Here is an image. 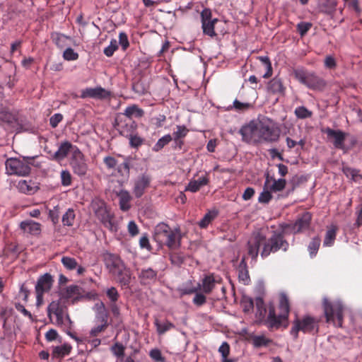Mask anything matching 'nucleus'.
Returning <instances> with one entry per match:
<instances>
[{"mask_svg":"<svg viewBox=\"0 0 362 362\" xmlns=\"http://www.w3.org/2000/svg\"><path fill=\"white\" fill-rule=\"evenodd\" d=\"M109 95L108 92H107L102 87L97 88H87L82 90L81 97L82 98H98L103 99L105 98Z\"/></svg>","mask_w":362,"mask_h":362,"instance_id":"obj_25","label":"nucleus"},{"mask_svg":"<svg viewBox=\"0 0 362 362\" xmlns=\"http://www.w3.org/2000/svg\"><path fill=\"white\" fill-rule=\"evenodd\" d=\"M61 300H71L72 303H75L83 298L82 288L77 285H70L60 292Z\"/></svg>","mask_w":362,"mask_h":362,"instance_id":"obj_15","label":"nucleus"},{"mask_svg":"<svg viewBox=\"0 0 362 362\" xmlns=\"http://www.w3.org/2000/svg\"><path fill=\"white\" fill-rule=\"evenodd\" d=\"M103 163L106 168L109 170L114 169L117 165V160L115 158L108 156L103 158Z\"/></svg>","mask_w":362,"mask_h":362,"instance_id":"obj_63","label":"nucleus"},{"mask_svg":"<svg viewBox=\"0 0 362 362\" xmlns=\"http://www.w3.org/2000/svg\"><path fill=\"white\" fill-rule=\"evenodd\" d=\"M321 244V239L319 236L314 237L310 242L308 246V250L309 252L311 258L315 257Z\"/></svg>","mask_w":362,"mask_h":362,"instance_id":"obj_38","label":"nucleus"},{"mask_svg":"<svg viewBox=\"0 0 362 362\" xmlns=\"http://www.w3.org/2000/svg\"><path fill=\"white\" fill-rule=\"evenodd\" d=\"M132 89L139 95H144L148 92V87L143 81H138L133 83Z\"/></svg>","mask_w":362,"mask_h":362,"instance_id":"obj_50","label":"nucleus"},{"mask_svg":"<svg viewBox=\"0 0 362 362\" xmlns=\"http://www.w3.org/2000/svg\"><path fill=\"white\" fill-rule=\"evenodd\" d=\"M218 22L217 18H214L211 21L203 22L202 23V28L203 30V33L206 35H208L211 37H214L216 36V33L215 32V24Z\"/></svg>","mask_w":362,"mask_h":362,"instance_id":"obj_35","label":"nucleus"},{"mask_svg":"<svg viewBox=\"0 0 362 362\" xmlns=\"http://www.w3.org/2000/svg\"><path fill=\"white\" fill-rule=\"evenodd\" d=\"M286 185V181L285 179H275L273 177H270L269 173L266 175L264 187H267L272 192H281L284 189Z\"/></svg>","mask_w":362,"mask_h":362,"instance_id":"obj_21","label":"nucleus"},{"mask_svg":"<svg viewBox=\"0 0 362 362\" xmlns=\"http://www.w3.org/2000/svg\"><path fill=\"white\" fill-rule=\"evenodd\" d=\"M126 117L132 118V116H136L137 117H142L144 114L143 110L138 107L137 105H133L131 106H128L125 110L124 112L122 113Z\"/></svg>","mask_w":362,"mask_h":362,"instance_id":"obj_45","label":"nucleus"},{"mask_svg":"<svg viewBox=\"0 0 362 362\" xmlns=\"http://www.w3.org/2000/svg\"><path fill=\"white\" fill-rule=\"evenodd\" d=\"M170 259L173 264L180 265L185 261V257L182 254L172 252L170 253Z\"/></svg>","mask_w":362,"mask_h":362,"instance_id":"obj_56","label":"nucleus"},{"mask_svg":"<svg viewBox=\"0 0 362 362\" xmlns=\"http://www.w3.org/2000/svg\"><path fill=\"white\" fill-rule=\"evenodd\" d=\"M72 346L69 344H64L61 346L53 347L52 356L54 358H62L71 353Z\"/></svg>","mask_w":362,"mask_h":362,"instance_id":"obj_33","label":"nucleus"},{"mask_svg":"<svg viewBox=\"0 0 362 362\" xmlns=\"http://www.w3.org/2000/svg\"><path fill=\"white\" fill-rule=\"evenodd\" d=\"M75 149L79 148L69 141H64L61 143L58 150L52 155V159L57 161H61L64 160L70 152L71 153V155H74Z\"/></svg>","mask_w":362,"mask_h":362,"instance_id":"obj_18","label":"nucleus"},{"mask_svg":"<svg viewBox=\"0 0 362 362\" xmlns=\"http://www.w3.org/2000/svg\"><path fill=\"white\" fill-rule=\"evenodd\" d=\"M293 74L296 79L312 90H322L327 85L323 78L314 73H308L302 69H295Z\"/></svg>","mask_w":362,"mask_h":362,"instance_id":"obj_8","label":"nucleus"},{"mask_svg":"<svg viewBox=\"0 0 362 362\" xmlns=\"http://www.w3.org/2000/svg\"><path fill=\"white\" fill-rule=\"evenodd\" d=\"M41 224L33 220H25L19 225L20 229L24 233L32 235H38L41 233Z\"/></svg>","mask_w":362,"mask_h":362,"instance_id":"obj_24","label":"nucleus"},{"mask_svg":"<svg viewBox=\"0 0 362 362\" xmlns=\"http://www.w3.org/2000/svg\"><path fill=\"white\" fill-rule=\"evenodd\" d=\"M328 138L334 139L333 144L335 148L339 149H343L344 148V141L347 134L342 132L341 130H334L329 127H327L323 130Z\"/></svg>","mask_w":362,"mask_h":362,"instance_id":"obj_19","label":"nucleus"},{"mask_svg":"<svg viewBox=\"0 0 362 362\" xmlns=\"http://www.w3.org/2000/svg\"><path fill=\"white\" fill-rule=\"evenodd\" d=\"M114 127L121 135L129 137L133 134L136 125L132 118L127 117L122 112H119L116 115Z\"/></svg>","mask_w":362,"mask_h":362,"instance_id":"obj_11","label":"nucleus"},{"mask_svg":"<svg viewBox=\"0 0 362 362\" xmlns=\"http://www.w3.org/2000/svg\"><path fill=\"white\" fill-rule=\"evenodd\" d=\"M92 211L98 218L101 221L107 216L110 215L107 209L106 204L104 201L100 199H95L92 201L90 204Z\"/></svg>","mask_w":362,"mask_h":362,"instance_id":"obj_23","label":"nucleus"},{"mask_svg":"<svg viewBox=\"0 0 362 362\" xmlns=\"http://www.w3.org/2000/svg\"><path fill=\"white\" fill-rule=\"evenodd\" d=\"M54 282V277L49 273L40 276L35 286V293H48L52 288Z\"/></svg>","mask_w":362,"mask_h":362,"instance_id":"obj_17","label":"nucleus"},{"mask_svg":"<svg viewBox=\"0 0 362 362\" xmlns=\"http://www.w3.org/2000/svg\"><path fill=\"white\" fill-rule=\"evenodd\" d=\"M182 234L180 228L172 229L168 224L158 223L154 228L153 240L161 247L177 250L181 246Z\"/></svg>","mask_w":362,"mask_h":362,"instance_id":"obj_3","label":"nucleus"},{"mask_svg":"<svg viewBox=\"0 0 362 362\" xmlns=\"http://www.w3.org/2000/svg\"><path fill=\"white\" fill-rule=\"evenodd\" d=\"M70 165L74 173L79 177H83L88 171V165L85 156L80 149H75V153L71 155Z\"/></svg>","mask_w":362,"mask_h":362,"instance_id":"obj_12","label":"nucleus"},{"mask_svg":"<svg viewBox=\"0 0 362 362\" xmlns=\"http://www.w3.org/2000/svg\"><path fill=\"white\" fill-rule=\"evenodd\" d=\"M34 158H8L6 161V170L8 175L18 176L28 175L30 172V165L33 164Z\"/></svg>","mask_w":362,"mask_h":362,"instance_id":"obj_9","label":"nucleus"},{"mask_svg":"<svg viewBox=\"0 0 362 362\" xmlns=\"http://www.w3.org/2000/svg\"><path fill=\"white\" fill-rule=\"evenodd\" d=\"M172 140L173 136L170 134H166L158 140V141L153 146L152 150L154 152H158L164 146L168 145Z\"/></svg>","mask_w":362,"mask_h":362,"instance_id":"obj_43","label":"nucleus"},{"mask_svg":"<svg viewBox=\"0 0 362 362\" xmlns=\"http://www.w3.org/2000/svg\"><path fill=\"white\" fill-rule=\"evenodd\" d=\"M61 262L64 267L69 270H74L76 269L78 266L77 261L71 257L64 256L62 257Z\"/></svg>","mask_w":362,"mask_h":362,"instance_id":"obj_48","label":"nucleus"},{"mask_svg":"<svg viewBox=\"0 0 362 362\" xmlns=\"http://www.w3.org/2000/svg\"><path fill=\"white\" fill-rule=\"evenodd\" d=\"M237 271L238 273L239 281L244 285L250 284L251 280L249 274L245 257H243L240 260L238 266Z\"/></svg>","mask_w":362,"mask_h":362,"instance_id":"obj_26","label":"nucleus"},{"mask_svg":"<svg viewBox=\"0 0 362 362\" xmlns=\"http://www.w3.org/2000/svg\"><path fill=\"white\" fill-rule=\"evenodd\" d=\"M154 325L156 327L158 334L160 335L165 334L166 332L175 327V325L169 321L160 323L157 319L155 320Z\"/></svg>","mask_w":362,"mask_h":362,"instance_id":"obj_40","label":"nucleus"},{"mask_svg":"<svg viewBox=\"0 0 362 362\" xmlns=\"http://www.w3.org/2000/svg\"><path fill=\"white\" fill-rule=\"evenodd\" d=\"M320 320L310 315L298 318L297 316L293 322V326L290 330L291 335L294 339L298 338L299 332L308 334H317L319 332Z\"/></svg>","mask_w":362,"mask_h":362,"instance_id":"obj_6","label":"nucleus"},{"mask_svg":"<svg viewBox=\"0 0 362 362\" xmlns=\"http://www.w3.org/2000/svg\"><path fill=\"white\" fill-rule=\"evenodd\" d=\"M272 197V192L267 187H264L263 192L260 193L258 197V202L261 204H268Z\"/></svg>","mask_w":362,"mask_h":362,"instance_id":"obj_51","label":"nucleus"},{"mask_svg":"<svg viewBox=\"0 0 362 362\" xmlns=\"http://www.w3.org/2000/svg\"><path fill=\"white\" fill-rule=\"evenodd\" d=\"M294 112L298 119H306L313 115V112L304 106L296 107Z\"/></svg>","mask_w":362,"mask_h":362,"instance_id":"obj_49","label":"nucleus"},{"mask_svg":"<svg viewBox=\"0 0 362 362\" xmlns=\"http://www.w3.org/2000/svg\"><path fill=\"white\" fill-rule=\"evenodd\" d=\"M239 133L243 141L257 145L276 142L279 139L281 129L273 120L264 119L258 122H250L240 128Z\"/></svg>","mask_w":362,"mask_h":362,"instance_id":"obj_2","label":"nucleus"},{"mask_svg":"<svg viewBox=\"0 0 362 362\" xmlns=\"http://www.w3.org/2000/svg\"><path fill=\"white\" fill-rule=\"evenodd\" d=\"M103 259L105 267L110 274L124 264L119 255L110 252L105 253Z\"/></svg>","mask_w":362,"mask_h":362,"instance_id":"obj_22","label":"nucleus"},{"mask_svg":"<svg viewBox=\"0 0 362 362\" xmlns=\"http://www.w3.org/2000/svg\"><path fill=\"white\" fill-rule=\"evenodd\" d=\"M117 196L119 199V208L123 211H127L131 208L132 196L127 190H121Z\"/></svg>","mask_w":362,"mask_h":362,"instance_id":"obj_32","label":"nucleus"},{"mask_svg":"<svg viewBox=\"0 0 362 362\" xmlns=\"http://www.w3.org/2000/svg\"><path fill=\"white\" fill-rule=\"evenodd\" d=\"M18 188L23 193L33 194L35 192V187L31 180H20L18 183Z\"/></svg>","mask_w":362,"mask_h":362,"instance_id":"obj_37","label":"nucleus"},{"mask_svg":"<svg viewBox=\"0 0 362 362\" xmlns=\"http://www.w3.org/2000/svg\"><path fill=\"white\" fill-rule=\"evenodd\" d=\"M254 304H255V303L253 301L252 298H245L241 303L243 312L250 313V311H252L254 308Z\"/></svg>","mask_w":362,"mask_h":362,"instance_id":"obj_60","label":"nucleus"},{"mask_svg":"<svg viewBox=\"0 0 362 362\" xmlns=\"http://www.w3.org/2000/svg\"><path fill=\"white\" fill-rule=\"evenodd\" d=\"M322 308L327 324H332L338 327H342L344 308L341 301H331L327 298H324Z\"/></svg>","mask_w":362,"mask_h":362,"instance_id":"obj_5","label":"nucleus"},{"mask_svg":"<svg viewBox=\"0 0 362 362\" xmlns=\"http://www.w3.org/2000/svg\"><path fill=\"white\" fill-rule=\"evenodd\" d=\"M209 182V179L206 175L199 177L197 180H192L185 188V191L191 192H197L203 186L207 185Z\"/></svg>","mask_w":362,"mask_h":362,"instance_id":"obj_29","label":"nucleus"},{"mask_svg":"<svg viewBox=\"0 0 362 362\" xmlns=\"http://www.w3.org/2000/svg\"><path fill=\"white\" fill-rule=\"evenodd\" d=\"M257 59L261 62L262 64L264 65L267 69L263 77L265 78L270 77L272 75V66L269 57L268 56H259Z\"/></svg>","mask_w":362,"mask_h":362,"instance_id":"obj_44","label":"nucleus"},{"mask_svg":"<svg viewBox=\"0 0 362 362\" xmlns=\"http://www.w3.org/2000/svg\"><path fill=\"white\" fill-rule=\"evenodd\" d=\"M76 214L73 209H68L67 211L63 214L62 221L64 226H72L74 223Z\"/></svg>","mask_w":362,"mask_h":362,"instance_id":"obj_42","label":"nucleus"},{"mask_svg":"<svg viewBox=\"0 0 362 362\" xmlns=\"http://www.w3.org/2000/svg\"><path fill=\"white\" fill-rule=\"evenodd\" d=\"M61 214V208L59 205L55 206L53 209L49 211V218L51 219L53 224L59 223V217Z\"/></svg>","mask_w":362,"mask_h":362,"instance_id":"obj_52","label":"nucleus"},{"mask_svg":"<svg viewBox=\"0 0 362 362\" xmlns=\"http://www.w3.org/2000/svg\"><path fill=\"white\" fill-rule=\"evenodd\" d=\"M337 0H322L319 4V9L320 12L331 16L332 18L337 10Z\"/></svg>","mask_w":362,"mask_h":362,"instance_id":"obj_28","label":"nucleus"},{"mask_svg":"<svg viewBox=\"0 0 362 362\" xmlns=\"http://www.w3.org/2000/svg\"><path fill=\"white\" fill-rule=\"evenodd\" d=\"M312 24L310 23L300 22L297 25V31L300 36H304L308 31L311 28Z\"/></svg>","mask_w":362,"mask_h":362,"instance_id":"obj_59","label":"nucleus"},{"mask_svg":"<svg viewBox=\"0 0 362 362\" xmlns=\"http://www.w3.org/2000/svg\"><path fill=\"white\" fill-rule=\"evenodd\" d=\"M118 45L117 41L115 39H112L110 41V45L105 47L103 50V53L107 57H110L113 55L114 52L117 50Z\"/></svg>","mask_w":362,"mask_h":362,"instance_id":"obj_53","label":"nucleus"},{"mask_svg":"<svg viewBox=\"0 0 362 362\" xmlns=\"http://www.w3.org/2000/svg\"><path fill=\"white\" fill-rule=\"evenodd\" d=\"M312 217L311 213L306 211L298 216L294 223H283L280 224V227H284V232H287L288 235L301 233L310 229Z\"/></svg>","mask_w":362,"mask_h":362,"instance_id":"obj_10","label":"nucleus"},{"mask_svg":"<svg viewBox=\"0 0 362 362\" xmlns=\"http://www.w3.org/2000/svg\"><path fill=\"white\" fill-rule=\"evenodd\" d=\"M218 282V281L216 279L214 274H210L203 278L202 284H199L197 288H202L204 293L209 294L212 292L215 288L216 284Z\"/></svg>","mask_w":362,"mask_h":362,"instance_id":"obj_27","label":"nucleus"},{"mask_svg":"<svg viewBox=\"0 0 362 362\" xmlns=\"http://www.w3.org/2000/svg\"><path fill=\"white\" fill-rule=\"evenodd\" d=\"M252 344L255 347L267 346L272 343V340L264 335L252 337Z\"/></svg>","mask_w":362,"mask_h":362,"instance_id":"obj_46","label":"nucleus"},{"mask_svg":"<svg viewBox=\"0 0 362 362\" xmlns=\"http://www.w3.org/2000/svg\"><path fill=\"white\" fill-rule=\"evenodd\" d=\"M189 132V129L184 125H177L176 131L173 134V140L183 139Z\"/></svg>","mask_w":362,"mask_h":362,"instance_id":"obj_47","label":"nucleus"},{"mask_svg":"<svg viewBox=\"0 0 362 362\" xmlns=\"http://www.w3.org/2000/svg\"><path fill=\"white\" fill-rule=\"evenodd\" d=\"M112 218H113L112 216L109 215L107 217H105L104 219L100 221L105 227H106L107 228L110 229L112 231L116 230V227L112 221Z\"/></svg>","mask_w":362,"mask_h":362,"instance_id":"obj_64","label":"nucleus"},{"mask_svg":"<svg viewBox=\"0 0 362 362\" xmlns=\"http://www.w3.org/2000/svg\"><path fill=\"white\" fill-rule=\"evenodd\" d=\"M280 231H273L271 237L267 239L266 235L261 230L254 231L247 242V254L252 260L256 261L259 247L262 245L260 252L261 257L264 259L271 253L277 252L279 250L286 252L289 247V243L286 240L285 235H288L284 232V227H280Z\"/></svg>","mask_w":362,"mask_h":362,"instance_id":"obj_1","label":"nucleus"},{"mask_svg":"<svg viewBox=\"0 0 362 362\" xmlns=\"http://www.w3.org/2000/svg\"><path fill=\"white\" fill-rule=\"evenodd\" d=\"M336 235H337V228L336 227L333 226L331 228H329L327 232L326 235L324 239L323 245L326 247H330L332 246L334 240L336 239Z\"/></svg>","mask_w":362,"mask_h":362,"instance_id":"obj_41","label":"nucleus"},{"mask_svg":"<svg viewBox=\"0 0 362 362\" xmlns=\"http://www.w3.org/2000/svg\"><path fill=\"white\" fill-rule=\"evenodd\" d=\"M119 43L122 47L123 51L127 50L129 47V42L127 35L124 32H120L119 34Z\"/></svg>","mask_w":362,"mask_h":362,"instance_id":"obj_61","label":"nucleus"},{"mask_svg":"<svg viewBox=\"0 0 362 362\" xmlns=\"http://www.w3.org/2000/svg\"><path fill=\"white\" fill-rule=\"evenodd\" d=\"M149 356L156 362L165 361V358L162 356L161 351L158 349L151 350Z\"/></svg>","mask_w":362,"mask_h":362,"instance_id":"obj_62","label":"nucleus"},{"mask_svg":"<svg viewBox=\"0 0 362 362\" xmlns=\"http://www.w3.org/2000/svg\"><path fill=\"white\" fill-rule=\"evenodd\" d=\"M269 329H279L281 326L286 328L288 325V315L290 313V303L288 298L285 293H281L279 299V315L276 314L275 307L272 303L269 304Z\"/></svg>","mask_w":362,"mask_h":362,"instance_id":"obj_4","label":"nucleus"},{"mask_svg":"<svg viewBox=\"0 0 362 362\" xmlns=\"http://www.w3.org/2000/svg\"><path fill=\"white\" fill-rule=\"evenodd\" d=\"M117 282L122 286H128L131 280L130 270L127 268L124 263L111 273Z\"/></svg>","mask_w":362,"mask_h":362,"instance_id":"obj_20","label":"nucleus"},{"mask_svg":"<svg viewBox=\"0 0 362 362\" xmlns=\"http://www.w3.org/2000/svg\"><path fill=\"white\" fill-rule=\"evenodd\" d=\"M151 182V177L149 175L142 174L134 181L133 193L136 198L141 197L145 193L146 189L149 187Z\"/></svg>","mask_w":362,"mask_h":362,"instance_id":"obj_16","label":"nucleus"},{"mask_svg":"<svg viewBox=\"0 0 362 362\" xmlns=\"http://www.w3.org/2000/svg\"><path fill=\"white\" fill-rule=\"evenodd\" d=\"M98 309V317L101 322V325L95 326L91 329L90 335L97 337L100 332H104L108 327V314L107 313L105 304L103 302L96 304Z\"/></svg>","mask_w":362,"mask_h":362,"instance_id":"obj_13","label":"nucleus"},{"mask_svg":"<svg viewBox=\"0 0 362 362\" xmlns=\"http://www.w3.org/2000/svg\"><path fill=\"white\" fill-rule=\"evenodd\" d=\"M47 315L50 319L52 315L56 317L55 324L63 329L71 328L72 322L68 314L67 306L61 300L52 301L47 307Z\"/></svg>","mask_w":362,"mask_h":362,"instance_id":"obj_7","label":"nucleus"},{"mask_svg":"<svg viewBox=\"0 0 362 362\" xmlns=\"http://www.w3.org/2000/svg\"><path fill=\"white\" fill-rule=\"evenodd\" d=\"M268 91L272 94L284 95L286 88L281 78L275 77L267 85Z\"/></svg>","mask_w":362,"mask_h":362,"instance_id":"obj_30","label":"nucleus"},{"mask_svg":"<svg viewBox=\"0 0 362 362\" xmlns=\"http://www.w3.org/2000/svg\"><path fill=\"white\" fill-rule=\"evenodd\" d=\"M197 290L198 288H192L188 291H186L185 293L189 294L192 293H196L192 300V302L195 305L200 307L206 303V298L204 296V293H197Z\"/></svg>","mask_w":362,"mask_h":362,"instance_id":"obj_39","label":"nucleus"},{"mask_svg":"<svg viewBox=\"0 0 362 362\" xmlns=\"http://www.w3.org/2000/svg\"><path fill=\"white\" fill-rule=\"evenodd\" d=\"M157 274V271L153 269L152 268H144L142 269L139 273V278L140 279L141 283L146 284L150 281H155L156 279Z\"/></svg>","mask_w":362,"mask_h":362,"instance_id":"obj_31","label":"nucleus"},{"mask_svg":"<svg viewBox=\"0 0 362 362\" xmlns=\"http://www.w3.org/2000/svg\"><path fill=\"white\" fill-rule=\"evenodd\" d=\"M125 347L120 343H115L112 347V352L117 357H122L124 355Z\"/></svg>","mask_w":362,"mask_h":362,"instance_id":"obj_58","label":"nucleus"},{"mask_svg":"<svg viewBox=\"0 0 362 362\" xmlns=\"http://www.w3.org/2000/svg\"><path fill=\"white\" fill-rule=\"evenodd\" d=\"M61 182L64 187H68L71 185L72 177L69 170H64L61 172Z\"/></svg>","mask_w":362,"mask_h":362,"instance_id":"obj_55","label":"nucleus"},{"mask_svg":"<svg viewBox=\"0 0 362 362\" xmlns=\"http://www.w3.org/2000/svg\"><path fill=\"white\" fill-rule=\"evenodd\" d=\"M78 57V54L71 47L66 48L63 52V58L66 61L77 60Z\"/></svg>","mask_w":362,"mask_h":362,"instance_id":"obj_54","label":"nucleus"},{"mask_svg":"<svg viewBox=\"0 0 362 362\" xmlns=\"http://www.w3.org/2000/svg\"><path fill=\"white\" fill-rule=\"evenodd\" d=\"M216 211H209L200 220L198 225L201 228H206L217 217Z\"/></svg>","mask_w":362,"mask_h":362,"instance_id":"obj_36","label":"nucleus"},{"mask_svg":"<svg viewBox=\"0 0 362 362\" xmlns=\"http://www.w3.org/2000/svg\"><path fill=\"white\" fill-rule=\"evenodd\" d=\"M255 303L256 308L255 316L257 321L267 326L269 329V324L267 323L269 318V305H266L263 298L261 297L256 298Z\"/></svg>","mask_w":362,"mask_h":362,"instance_id":"obj_14","label":"nucleus"},{"mask_svg":"<svg viewBox=\"0 0 362 362\" xmlns=\"http://www.w3.org/2000/svg\"><path fill=\"white\" fill-rule=\"evenodd\" d=\"M133 160L132 157H125L124 162L117 166V173L122 176L129 177Z\"/></svg>","mask_w":362,"mask_h":362,"instance_id":"obj_34","label":"nucleus"},{"mask_svg":"<svg viewBox=\"0 0 362 362\" xmlns=\"http://www.w3.org/2000/svg\"><path fill=\"white\" fill-rule=\"evenodd\" d=\"M106 295L110 300V303L117 302L120 296L115 287L108 288L106 291Z\"/></svg>","mask_w":362,"mask_h":362,"instance_id":"obj_57","label":"nucleus"}]
</instances>
